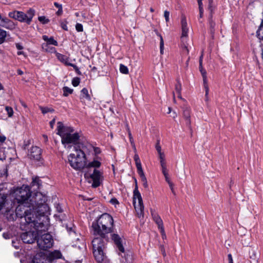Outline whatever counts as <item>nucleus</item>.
<instances>
[{"label": "nucleus", "mask_w": 263, "mask_h": 263, "mask_svg": "<svg viewBox=\"0 0 263 263\" xmlns=\"http://www.w3.org/2000/svg\"><path fill=\"white\" fill-rule=\"evenodd\" d=\"M160 53L162 54L163 53L164 50V42L161 35H160Z\"/></svg>", "instance_id": "nucleus-42"}, {"label": "nucleus", "mask_w": 263, "mask_h": 263, "mask_svg": "<svg viewBox=\"0 0 263 263\" xmlns=\"http://www.w3.org/2000/svg\"><path fill=\"white\" fill-rule=\"evenodd\" d=\"M34 15V10L32 9L28 10L27 13L18 11H14L9 13V16L10 17L22 22H25L28 24L31 23Z\"/></svg>", "instance_id": "nucleus-6"}, {"label": "nucleus", "mask_w": 263, "mask_h": 263, "mask_svg": "<svg viewBox=\"0 0 263 263\" xmlns=\"http://www.w3.org/2000/svg\"><path fill=\"white\" fill-rule=\"evenodd\" d=\"M15 199L20 204L15 210L16 215L21 218L23 217V213L25 207L28 204V200L31 198L30 187L28 185H23L16 189L14 192Z\"/></svg>", "instance_id": "nucleus-3"}, {"label": "nucleus", "mask_w": 263, "mask_h": 263, "mask_svg": "<svg viewBox=\"0 0 263 263\" xmlns=\"http://www.w3.org/2000/svg\"><path fill=\"white\" fill-rule=\"evenodd\" d=\"M140 177L141 178V180L142 182L143 185L144 186V187L147 188L148 187V184L145 175L140 176Z\"/></svg>", "instance_id": "nucleus-36"}, {"label": "nucleus", "mask_w": 263, "mask_h": 263, "mask_svg": "<svg viewBox=\"0 0 263 263\" xmlns=\"http://www.w3.org/2000/svg\"><path fill=\"white\" fill-rule=\"evenodd\" d=\"M199 6V10H203L202 2H197Z\"/></svg>", "instance_id": "nucleus-57"}, {"label": "nucleus", "mask_w": 263, "mask_h": 263, "mask_svg": "<svg viewBox=\"0 0 263 263\" xmlns=\"http://www.w3.org/2000/svg\"><path fill=\"white\" fill-rule=\"evenodd\" d=\"M181 84L179 80H177V83L175 85V90L177 93L181 92Z\"/></svg>", "instance_id": "nucleus-38"}, {"label": "nucleus", "mask_w": 263, "mask_h": 263, "mask_svg": "<svg viewBox=\"0 0 263 263\" xmlns=\"http://www.w3.org/2000/svg\"><path fill=\"white\" fill-rule=\"evenodd\" d=\"M62 12H63L62 8H61L59 9L58 11L57 12V14L58 15H60L61 14H62Z\"/></svg>", "instance_id": "nucleus-61"}, {"label": "nucleus", "mask_w": 263, "mask_h": 263, "mask_svg": "<svg viewBox=\"0 0 263 263\" xmlns=\"http://www.w3.org/2000/svg\"><path fill=\"white\" fill-rule=\"evenodd\" d=\"M57 57L60 61L64 63L66 65H68V64H70L68 62V58L66 55L58 53L57 54Z\"/></svg>", "instance_id": "nucleus-25"}, {"label": "nucleus", "mask_w": 263, "mask_h": 263, "mask_svg": "<svg viewBox=\"0 0 263 263\" xmlns=\"http://www.w3.org/2000/svg\"><path fill=\"white\" fill-rule=\"evenodd\" d=\"M66 127H64L63 123L61 122H58V126L57 130L58 133L57 134L60 135L61 137L62 135H64L65 134V129Z\"/></svg>", "instance_id": "nucleus-23"}, {"label": "nucleus", "mask_w": 263, "mask_h": 263, "mask_svg": "<svg viewBox=\"0 0 263 263\" xmlns=\"http://www.w3.org/2000/svg\"><path fill=\"white\" fill-rule=\"evenodd\" d=\"M43 39L48 43V45H53L58 46V42L54 40L53 37H48L47 35H44L42 36Z\"/></svg>", "instance_id": "nucleus-22"}, {"label": "nucleus", "mask_w": 263, "mask_h": 263, "mask_svg": "<svg viewBox=\"0 0 263 263\" xmlns=\"http://www.w3.org/2000/svg\"><path fill=\"white\" fill-rule=\"evenodd\" d=\"M37 243L39 247L41 249L45 250L52 247L53 239L50 234L46 233L42 235L41 237L37 240Z\"/></svg>", "instance_id": "nucleus-8"}, {"label": "nucleus", "mask_w": 263, "mask_h": 263, "mask_svg": "<svg viewBox=\"0 0 263 263\" xmlns=\"http://www.w3.org/2000/svg\"><path fill=\"white\" fill-rule=\"evenodd\" d=\"M67 22L66 21H64L61 23V27L65 30H68V27L67 26Z\"/></svg>", "instance_id": "nucleus-46"}, {"label": "nucleus", "mask_w": 263, "mask_h": 263, "mask_svg": "<svg viewBox=\"0 0 263 263\" xmlns=\"http://www.w3.org/2000/svg\"><path fill=\"white\" fill-rule=\"evenodd\" d=\"M209 25L210 28V33L212 35V36L213 37L215 31L216 26V24L213 20V18H209Z\"/></svg>", "instance_id": "nucleus-20"}, {"label": "nucleus", "mask_w": 263, "mask_h": 263, "mask_svg": "<svg viewBox=\"0 0 263 263\" xmlns=\"http://www.w3.org/2000/svg\"><path fill=\"white\" fill-rule=\"evenodd\" d=\"M93 151H94L95 155H98L101 153L100 148L99 147H93Z\"/></svg>", "instance_id": "nucleus-49"}, {"label": "nucleus", "mask_w": 263, "mask_h": 263, "mask_svg": "<svg viewBox=\"0 0 263 263\" xmlns=\"http://www.w3.org/2000/svg\"><path fill=\"white\" fill-rule=\"evenodd\" d=\"M68 65L72 67L78 74H79V75L81 74V73L80 71L79 70L78 67L77 66V65H76L75 64H72V63L68 64Z\"/></svg>", "instance_id": "nucleus-44"}, {"label": "nucleus", "mask_w": 263, "mask_h": 263, "mask_svg": "<svg viewBox=\"0 0 263 263\" xmlns=\"http://www.w3.org/2000/svg\"><path fill=\"white\" fill-rule=\"evenodd\" d=\"M183 115L184 119H185L186 125L190 127V110L187 108L183 110Z\"/></svg>", "instance_id": "nucleus-21"}, {"label": "nucleus", "mask_w": 263, "mask_h": 263, "mask_svg": "<svg viewBox=\"0 0 263 263\" xmlns=\"http://www.w3.org/2000/svg\"><path fill=\"white\" fill-rule=\"evenodd\" d=\"M74 129L71 127H66L65 129V134L61 135L62 143V144H77L80 138L79 133H75L72 134Z\"/></svg>", "instance_id": "nucleus-7"}, {"label": "nucleus", "mask_w": 263, "mask_h": 263, "mask_svg": "<svg viewBox=\"0 0 263 263\" xmlns=\"http://www.w3.org/2000/svg\"><path fill=\"white\" fill-rule=\"evenodd\" d=\"M6 35V31L0 28V45L5 41Z\"/></svg>", "instance_id": "nucleus-28"}, {"label": "nucleus", "mask_w": 263, "mask_h": 263, "mask_svg": "<svg viewBox=\"0 0 263 263\" xmlns=\"http://www.w3.org/2000/svg\"><path fill=\"white\" fill-rule=\"evenodd\" d=\"M62 254L60 251L55 250L50 252L47 256V259L49 261H51L54 259L61 258L62 257Z\"/></svg>", "instance_id": "nucleus-17"}, {"label": "nucleus", "mask_w": 263, "mask_h": 263, "mask_svg": "<svg viewBox=\"0 0 263 263\" xmlns=\"http://www.w3.org/2000/svg\"><path fill=\"white\" fill-rule=\"evenodd\" d=\"M47 197L41 192H36L29 199V202L27 206L29 209H26L23 213L26 222L31 224L38 231L44 230L42 228L44 224L42 222H39L40 218L47 214L49 208L46 203Z\"/></svg>", "instance_id": "nucleus-2"}, {"label": "nucleus", "mask_w": 263, "mask_h": 263, "mask_svg": "<svg viewBox=\"0 0 263 263\" xmlns=\"http://www.w3.org/2000/svg\"><path fill=\"white\" fill-rule=\"evenodd\" d=\"M5 110L8 115L9 117H11L13 115V110L12 107L9 106H6Z\"/></svg>", "instance_id": "nucleus-37"}, {"label": "nucleus", "mask_w": 263, "mask_h": 263, "mask_svg": "<svg viewBox=\"0 0 263 263\" xmlns=\"http://www.w3.org/2000/svg\"><path fill=\"white\" fill-rule=\"evenodd\" d=\"M161 168H162V172L163 175L164 176H167L168 173H167V170L166 168V164L161 165Z\"/></svg>", "instance_id": "nucleus-43"}, {"label": "nucleus", "mask_w": 263, "mask_h": 263, "mask_svg": "<svg viewBox=\"0 0 263 263\" xmlns=\"http://www.w3.org/2000/svg\"><path fill=\"white\" fill-rule=\"evenodd\" d=\"M182 48L183 50L185 51L187 53H189V49H187V47L185 44L183 43L182 45Z\"/></svg>", "instance_id": "nucleus-55"}, {"label": "nucleus", "mask_w": 263, "mask_h": 263, "mask_svg": "<svg viewBox=\"0 0 263 263\" xmlns=\"http://www.w3.org/2000/svg\"><path fill=\"white\" fill-rule=\"evenodd\" d=\"M205 90V96L207 97L209 94V87L208 85H205V86H204Z\"/></svg>", "instance_id": "nucleus-56"}, {"label": "nucleus", "mask_w": 263, "mask_h": 263, "mask_svg": "<svg viewBox=\"0 0 263 263\" xmlns=\"http://www.w3.org/2000/svg\"><path fill=\"white\" fill-rule=\"evenodd\" d=\"M76 29L78 32H82L83 30V25L81 24L77 23L76 25Z\"/></svg>", "instance_id": "nucleus-45"}, {"label": "nucleus", "mask_w": 263, "mask_h": 263, "mask_svg": "<svg viewBox=\"0 0 263 263\" xmlns=\"http://www.w3.org/2000/svg\"><path fill=\"white\" fill-rule=\"evenodd\" d=\"M81 95V98L83 99L85 98L87 100H90L91 97L88 93V90L86 88H84L82 89Z\"/></svg>", "instance_id": "nucleus-24"}, {"label": "nucleus", "mask_w": 263, "mask_h": 263, "mask_svg": "<svg viewBox=\"0 0 263 263\" xmlns=\"http://www.w3.org/2000/svg\"><path fill=\"white\" fill-rule=\"evenodd\" d=\"M6 140V137L5 136H0V142L3 143ZM5 159V156H4V154L3 151L0 149V160H3Z\"/></svg>", "instance_id": "nucleus-32"}, {"label": "nucleus", "mask_w": 263, "mask_h": 263, "mask_svg": "<svg viewBox=\"0 0 263 263\" xmlns=\"http://www.w3.org/2000/svg\"><path fill=\"white\" fill-rule=\"evenodd\" d=\"M110 202L111 203L113 204H118L119 203L118 201L115 198L111 199L110 200Z\"/></svg>", "instance_id": "nucleus-52"}, {"label": "nucleus", "mask_w": 263, "mask_h": 263, "mask_svg": "<svg viewBox=\"0 0 263 263\" xmlns=\"http://www.w3.org/2000/svg\"><path fill=\"white\" fill-rule=\"evenodd\" d=\"M54 5L57 8H58V9H60V8H62V5L59 4V3H57V2H54Z\"/></svg>", "instance_id": "nucleus-60"}, {"label": "nucleus", "mask_w": 263, "mask_h": 263, "mask_svg": "<svg viewBox=\"0 0 263 263\" xmlns=\"http://www.w3.org/2000/svg\"><path fill=\"white\" fill-rule=\"evenodd\" d=\"M80 82V79L78 77L74 78L72 80V84L73 86L76 87L78 86Z\"/></svg>", "instance_id": "nucleus-41"}, {"label": "nucleus", "mask_w": 263, "mask_h": 263, "mask_svg": "<svg viewBox=\"0 0 263 263\" xmlns=\"http://www.w3.org/2000/svg\"><path fill=\"white\" fill-rule=\"evenodd\" d=\"M16 47L18 50H22L23 49V47L20 44H16Z\"/></svg>", "instance_id": "nucleus-58"}, {"label": "nucleus", "mask_w": 263, "mask_h": 263, "mask_svg": "<svg viewBox=\"0 0 263 263\" xmlns=\"http://www.w3.org/2000/svg\"><path fill=\"white\" fill-rule=\"evenodd\" d=\"M40 109H41L42 112L43 114H45L47 112H52L54 111V109L52 108H48L47 107H42L40 106Z\"/></svg>", "instance_id": "nucleus-33"}, {"label": "nucleus", "mask_w": 263, "mask_h": 263, "mask_svg": "<svg viewBox=\"0 0 263 263\" xmlns=\"http://www.w3.org/2000/svg\"><path fill=\"white\" fill-rule=\"evenodd\" d=\"M38 20L43 24H47L49 22V20L44 16H39Z\"/></svg>", "instance_id": "nucleus-39"}, {"label": "nucleus", "mask_w": 263, "mask_h": 263, "mask_svg": "<svg viewBox=\"0 0 263 263\" xmlns=\"http://www.w3.org/2000/svg\"><path fill=\"white\" fill-rule=\"evenodd\" d=\"M102 174L100 171L94 169L93 173L90 175V177L92 179L93 182L92 186L93 187H97L100 186L101 184L100 179Z\"/></svg>", "instance_id": "nucleus-11"}, {"label": "nucleus", "mask_w": 263, "mask_h": 263, "mask_svg": "<svg viewBox=\"0 0 263 263\" xmlns=\"http://www.w3.org/2000/svg\"><path fill=\"white\" fill-rule=\"evenodd\" d=\"M42 149L38 146H32L29 150L28 157L34 161H39L41 164H43L44 160L42 156Z\"/></svg>", "instance_id": "nucleus-9"}, {"label": "nucleus", "mask_w": 263, "mask_h": 263, "mask_svg": "<svg viewBox=\"0 0 263 263\" xmlns=\"http://www.w3.org/2000/svg\"><path fill=\"white\" fill-rule=\"evenodd\" d=\"M156 150L157 151L158 154L159 153H162L161 152V146L159 144V142H158L156 145Z\"/></svg>", "instance_id": "nucleus-50"}, {"label": "nucleus", "mask_w": 263, "mask_h": 263, "mask_svg": "<svg viewBox=\"0 0 263 263\" xmlns=\"http://www.w3.org/2000/svg\"><path fill=\"white\" fill-rule=\"evenodd\" d=\"M55 119H53L52 120H51L50 122V125L51 127V128H53V125L55 123Z\"/></svg>", "instance_id": "nucleus-62"}, {"label": "nucleus", "mask_w": 263, "mask_h": 263, "mask_svg": "<svg viewBox=\"0 0 263 263\" xmlns=\"http://www.w3.org/2000/svg\"><path fill=\"white\" fill-rule=\"evenodd\" d=\"M152 215L154 220L157 224L159 229H160L161 233L163 235H164V236L165 237V235L164 234V230L163 226V221L161 218L156 213H155L153 211H152Z\"/></svg>", "instance_id": "nucleus-12"}, {"label": "nucleus", "mask_w": 263, "mask_h": 263, "mask_svg": "<svg viewBox=\"0 0 263 263\" xmlns=\"http://www.w3.org/2000/svg\"><path fill=\"white\" fill-rule=\"evenodd\" d=\"M75 151L74 153L70 154L68 157V162L70 166L76 170H82L86 165V158L84 152L74 147Z\"/></svg>", "instance_id": "nucleus-4"}, {"label": "nucleus", "mask_w": 263, "mask_h": 263, "mask_svg": "<svg viewBox=\"0 0 263 263\" xmlns=\"http://www.w3.org/2000/svg\"><path fill=\"white\" fill-rule=\"evenodd\" d=\"M63 95L65 97L68 96L69 94H71L73 92V89L69 88L68 87L65 86L63 88Z\"/></svg>", "instance_id": "nucleus-29"}, {"label": "nucleus", "mask_w": 263, "mask_h": 263, "mask_svg": "<svg viewBox=\"0 0 263 263\" xmlns=\"http://www.w3.org/2000/svg\"><path fill=\"white\" fill-rule=\"evenodd\" d=\"M6 201V196L5 195H3V196L0 195V211L4 206Z\"/></svg>", "instance_id": "nucleus-34"}, {"label": "nucleus", "mask_w": 263, "mask_h": 263, "mask_svg": "<svg viewBox=\"0 0 263 263\" xmlns=\"http://www.w3.org/2000/svg\"><path fill=\"white\" fill-rule=\"evenodd\" d=\"M134 160L135 161V163L140 162V158L137 154H135L134 156Z\"/></svg>", "instance_id": "nucleus-51"}, {"label": "nucleus", "mask_w": 263, "mask_h": 263, "mask_svg": "<svg viewBox=\"0 0 263 263\" xmlns=\"http://www.w3.org/2000/svg\"><path fill=\"white\" fill-rule=\"evenodd\" d=\"M92 229L95 237L92 241L93 253L98 262L104 258V252L107 242V234L113 232L114 220L107 213H104L92 223Z\"/></svg>", "instance_id": "nucleus-1"}, {"label": "nucleus", "mask_w": 263, "mask_h": 263, "mask_svg": "<svg viewBox=\"0 0 263 263\" xmlns=\"http://www.w3.org/2000/svg\"><path fill=\"white\" fill-rule=\"evenodd\" d=\"M200 72L201 73L202 77H206V71L205 70L202 69H200Z\"/></svg>", "instance_id": "nucleus-59"}, {"label": "nucleus", "mask_w": 263, "mask_h": 263, "mask_svg": "<svg viewBox=\"0 0 263 263\" xmlns=\"http://www.w3.org/2000/svg\"><path fill=\"white\" fill-rule=\"evenodd\" d=\"M213 3L209 2L208 10L210 12L209 18H213L215 7L213 5Z\"/></svg>", "instance_id": "nucleus-26"}, {"label": "nucleus", "mask_w": 263, "mask_h": 263, "mask_svg": "<svg viewBox=\"0 0 263 263\" xmlns=\"http://www.w3.org/2000/svg\"><path fill=\"white\" fill-rule=\"evenodd\" d=\"M256 33L258 37L260 40H263V20L262 21L260 26L257 30Z\"/></svg>", "instance_id": "nucleus-27"}, {"label": "nucleus", "mask_w": 263, "mask_h": 263, "mask_svg": "<svg viewBox=\"0 0 263 263\" xmlns=\"http://www.w3.org/2000/svg\"><path fill=\"white\" fill-rule=\"evenodd\" d=\"M0 27H4L7 29H12L14 28L13 23L7 18H0Z\"/></svg>", "instance_id": "nucleus-15"}, {"label": "nucleus", "mask_w": 263, "mask_h": 263, "mask_svg": "<svg viewBox=\"0 0 263 263\" xmlns=\"http://www.w3.org/2000/svg\"><path fill=\"white\" fill-rule=\"evenodd\" d=\"M101 163L98 160H93L92 161L89 163L86 162V168H99L101 166Z\"/></svg>", "instance_id": "nucleus-19"}, {"label": "nucleus", "mask_w": 263, "mask_h": 263, "mask_svg": "<svg viewBox=\"0 0 263 263\" xmlns=\"http://www.w3.org/2000/svg\"><path fill=\"white\" fill-rule=\"evenodd\" d=\"M128 137L129 138V141H130V143L132 145V146L134 148V151H136V148L135 144L134 143V139L132 135V133L129 129H128Z\"/></svg>", "instance_id": "nucleus-30"}, {"label": "nucleus", "mask_w": 263, "mask_h": 263, "mask_svg": "<svg viewBox=\"0 0 263 263\" xmlns=\"http://www.w3.org/2000/svg\"><path fill=\"white\" fill-rule=\"evenodd\" d=\"M136 165L137 169V172H138L139 175L141 176V175H144V173L142 170L141 162L136 163Z\"/></svg>", "instance_id": "nucleus-31"}, {"label": "nucleus", "mask_w": 263, "mask_h": 263, "mask_svg": "<svg viewBox=\"0 0 263 263\" xmlns=\"http://www.w3.org/2000/svg\"><path fill=\"white\" fill-rule=\"evenodd\" d=\"M203 81L204 86H205V85H208L206 76L203 77Z\"/></svg>", "instance_id": "nucleus-63"}, {"label": "nucleus", "mask_w": 263, "mask_h": 263, "mask_svg": "<svg viewBox=\"0 0 263 263\" xmlns=\"http://www.w3.org/2000/svg\"><path fill=\"white\" fill-rule=\"evenodd\" d=\"M159 155L160 164L161 165L166 164V163L165 162V156H164V153H159Z\"/></svg>", "instance_id": "nucleus-40"}, {"label": "nucleus", "mask_w": 263, "mask_h": 263, "mask_svg": "<svg viewBox=\"0 0 263 263\" xmlns=\"http://www.w3.org/2000/svg\"><path fill=\"white\" fill-rule=\"evenodd\" d=\"M120 71L121 73L123 74H127L128 73V68L123 64H120Z\"/></svg>", "instance_id": "nucleus-35"}, {"label": "nucleus", "mask_w": 263, "mask_h": 263, "mask_svg": "<svg viewBox=\"0 0 263 263\" xmlns=\"http://www.w3.org/2000/svg\"><path fill=\"white\" fill-rule=\"evenodd\" d=\"M57 211L59 212V213H61L62 212L63 210L61 208V207L60 206V205H58L57 206Z\"/></svg>", "instance_id": "nucleus-64"}, {"label": "nucleus", "mask_w": 263, "mask_h": 263, "mask_svg": "<svg viewBox=\"0 0 263 263\" xmlns=\"http://www.w3.org/2000/svg\"><path fill=\"white\" fill-rule=\"evenodd\" d=\"M229 263H233L232 256L231 254H229L228 255Z\"/></svg>", "instance_id": "nucleus-54"}, {"label": "nucleus", "mask_w": 263, "mask_h": 263, "mask_svg": "<svg viewBox=\"0 0 263 263\" xmlns=\"http://www.w3.org/2000/svg\"><path fill=\"white\" fill-rule=\"evenodd\" d=\"M181 29H182V34H181V39L182 41L183 42L184 37H185L187 36L188 33V28L187 27V22L185 16H182L181 17Z\"/></svg>", "instance_id": "nucleus-13"}, {"label": "nucleus", "mask_w": 263, "mask_h": 263, "mask_svg": "<svg viewBox=\"0 0 263 263\" xmlns=\"http://www.w3.org/2000/svg\"><path fill=\"white\" fill-rule=\"evenodd\" d=\"M111 239L114 241L117 248L119 252V255H121L122 259L121 261L122 263H132V257L130 254H125L124 248L123 246V240L117 234L111 235Z\"/></svg>", "instance_id": "nucleus-5"}, {"label": "nucleus", "mask_w": 263, "mask_h": 263, "mask_svg": "<svg viewBox=\"0 0 263 263\" xmlns=\"http://www.w3.org/2000/svg\"><path fill=\"white\" fill-rule=\"evenodd\" d=\"M48 44L47 43L42 44V48L46 51H48Z\"/></svg>", "instance_id": "nucleus-53"}, {"label": "nucleus", "mask_w": 263, "mask_h": 263, "mask_svg": "<svg viewBox=\"0 0 263 263\" xmlns=\"http://www.w3.org/2000/svg\"><path fill=\"white\" fill-rule=\"evenodd\" d=\"M133 204L135 209L137 216L139 217H143L144 206L143 202H142L141 203L134 202V203H133Z\"/></svg>", "instance_id": "nucleus-14"}, {"label": "nucleus", "mask_w": 263, "mask_h": 263, "mask_svg": "<svg viewBox=\"0 0 263 263\" xmlns=\"http://www.w3.org/2000/svg\"><path fill=\"white\" fill-rule=\"evenodd\" d=\"M42 185V181L38 177H35L32 178V181L31 183V187L34 191H37L40 189Z\"/></svg>", "instance_id": "nucleus-16"}, {"label": "nucleus", "mask_w": 263, "mask_h": 263, "mask_svg": "<svg viewBox=\"0 0 263 263\" xmlns=\"http://www.w3.org/2000/svg\"><path fill=\"white\" fill-rule=\"evenodd\" d=\"M138 200V202H143L141 195L138 190V186L136 184V187L134 190V196H133V203L134 202H136V200Z\"/></svg>", "instance_id": "nucleus-18"}, {"label": "nucleus", "mask_w": 263, "mask_h": 263, "mask_svg": "<svg viewBox=\"0 0 263 263\" xmlns=\"http://www.w3.org/2000/svg\"><path fill=\"white\" fill-rule=\"evenodd\" d=\"M164 16L165 17V21L166 22H169V20H170V12L167 11V10H165L164 11Z\"/></svg>", "instance_id": "nucleus-47"}, {"label": "nucleus", "mask_w": 263, "mask_h": 263, "mask_svg": "<svg viewBox=\"0 0 263 263\" xmlns=\"http://www.w3.org/2000/svg\"><path fill=\"white\" fill-rule=\"evenodd\" d=\"M250 257L253 259H256V253L254 250L250 252Z\"/></svg>", "instance_id": "nucleus-48"}, {"label": "nucleus", "mask_w": 263, "mask_h": 263, "mask_svg": "<svg viewBox=\"0 0 263 263\" xmlns=\"http://www.w3.org/2000/svg\"><path fill=\"white\" fill-rule=\"evenodd\" d=\"M36 233L31 231L23 233L21 235L22 240L26 243H33L36 239Z\"/></svg>", "instance_id": "nucleus-10"}]
</instances>
